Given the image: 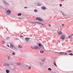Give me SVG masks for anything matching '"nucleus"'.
<instances>
[{"label": "nucleus", "mask_w": 73, "mask_h": 73, "mask_svg": "<svg viewBox=\"0 0 73 73\" xmlns=\"http://www.w3.org/2000/svg\"><path fill=\"white\" fill-rule=\"evenodd\" d=\"M10 50L11 51H13L16 50V49H17V48L16 46H13V44L11 43H10Z\"/></svg>", "instance_id": "obj_1"}, {"label": "nucleus", "mask_w": 73, "mask_h": 73, "mask_svg": "<svg viewBox=\"0 0 73 73\" xmlns=\"http://www.w3.org/2000/svg\"><path fill=\"white\" fill-rule=\"evenodd\" d=\"M31 48H32V49H36V50H42V49L40 48L38 46L35 45V46H31Z\"/></svg>", "instance_id": "obj_2"}, {"label": "nucleus", "mask_w": 73, "mask_h": 73, "mask_svg": "<svg viewBox=\"0 0 73 73\" xmlns=\"http://www.w3.org/2000/svg\"><path fill=\"white\" fill-rule=\"evenodd\" d=\"M29 23H31V24H34V23H37V24H41V25H42L43 26H46L45 25H44L42 24L41 22H31V21H29Z\"/></svg>", "instance_id": "obj_3"}, {"label": "nucleus", "mask_w": 73, "mask_h": 73, "mask_svg": "<svg viewBox=\"0 0 73 73\" xmlns=\"http://www.w3.org/2000/svg\"><path fill=\"white\" fill-rule=\"evenodd\" d=\"M65 38V35H63L61 36L60 38V40H64Z\"/></svg>", "instance_id": "obj_4"}, {"label": "nucleus", "mask_w": 73, "mask_h": 73, "mask_svg": "<svg viewBox=\"0 0 73 73\" xmlns=\"http://www.w3.org/2000/svg\"><path fill=\"white\" fill-rule=\"evenodd\" d=\"M13 64V63L12 62H10L9 63H6L5 64V66H11Z\"/></svg>", "instance_id": "obj_5"}, {"label": "nucleus", "mask_w": 73, "mask_h": 73, "mask_svg": "<svg viewBox=\"0 0 73 73\" xmlns=\"http://www.w3.org/2000/svg\"><path fill=\"white\" fill-rule=\"evenodd\" d=\"M38 47L40 49H41V48H42V47L43 46V48L45 50V48H46V47H44V46H43V45L42 44H41L39 43L38 44Z\"/></svg>", "instance_id": "obj_6"}, {"label": "nucleus", "mask_w": 73, "mask_h": 73, "mask_svg": "<svg viewBox=\"0 0 73 73\" xmlns=\"http://www.w3.org/2000/svg\"><path fill=\"white\" fill-rule=\"evenodd\" d=\"M36 20H38L40 21H43V19L37 17L36 19Z\"/></svg>", "instance_id": "obj_7"}, {"label": "nucleus", "mask_w": 73, "mask_h": 73, "mask_svg": "<svg viewBox=\"0 0 73 73\" xmlns=\"http://www.w3.org/2000/svg\"><path fill=\"white\" fill-rule=\"evenodd\" d=\"M3 3H4L5 5H9V4L8 3L5 1L4 0L3 1Z\"/></svg>", "instance_id": "obj_8"}, {"label": "nucleus", "mask_w": 73, "mask_h": 73, "mask_svg": "<svg viewBox=\"0 0 73 73\" xmlns=\"http://www.w3.org/2000/svg\"><path fill=\"white\" fill-rule=\"evenodd\" d=\"M11 13V11L8 10H7L6 12V14L7 15H9V14H10Z\"/></svg>", "instance_id": "obj_9"}, {"label": "nucleus", "mask_w": 73, "mask_h": 73, "mask_svg": "<svg viewBox=\"0 0 73 73\" xmlns=\"http://www.w3.org/2000/svg\"><path fill=\"white\" fill-rule=\"evenodd\" d=\"M58 35H61L62 33V32L61 30H60L58 32Z\"/></svg>", "instance_id": "obj_10"}, {"label": "nucleus", "mask_w": 73, "mask_h": 73, "mask_svg": "<svg viewBox=\"0 0 73 73\" xmlns=\"http://www.w3.org/2000/svg\"><path fill=\"white\" fill-rule=\"evenodd\" d=\"M21 66H22L23 68H25L27 66V65L25 64H22V65H21Z\"/></svg>", "instance_id": "obj_11"}, {"label": "nucleus", "mask_w": 73, "mask_h": 73, "mask_svg": "<svg viewBox=\"0 0 73 73\" xmlns=\"http://www.w3.org/2000/svg\"><path fill=\"white\" fill-rule=\"evenodd\" d=\"M42 9L44 10H45V9H46V7L44 6H43L42 7Z\"/></svg>", "instance_id": "obj_12"}, {"label": "nucleus", "mask_w": 73, "mask_h": 73, "mask_svg": "<svg viewBox=\"0 0 73 73\" xmlns=\"http://www.w3.org/2000/svg\"><path fill=\"white\" fill-rule=\"evenodd\" d=\"M40 50V53H41L42 54V53H44V51L42 50Z\"/></svg>", "instance_id": "obj_13"}, {"label": "nucleus", "mask_w": 73, "mask_h": 73, "mask_svg": "<svg viewBox=\"0 0 73 73\" xmlns=\"http://www.w3.org/2000/svg\"><path fill=\"white\" fill-rule=\"evenodd\" d=\"M30 39V38H25V40H26V41H29V40Z\"/></svg>", "instance_id": "obj_14"}, {"label": "nucleus", "mask_w": 73, "mask_h": 73, "mask_svg": "<svg viewBox=\"0 0 73 73\" xmlns=\"http://www.w3.org/2000/svg\"><path fill=\"white\" fill-rule=\"evenodd\" d=\"M16 64L17 65H20L21 64L20 63V62H17L16 63Z\"/></svg>", "instance_id": "obj_15"}, {"label": "nucleus", "mask_w": 73, "mask_h": 73, "mask_svg": "<svg viewBox=\"0 0 73 73\" xmlns=\"http://www.w3.org/2000/svg\"><path fill=\"white\" fill-rule=\"evenodd\" d=\"M6 72L7 73H9V72H10V71L9 70H6Z\"/></svg>", "instance_id": "obj_16"}, {"label": "nucleus", "mask_w": 73, "mask_h": 73, "mask_svg": "<svg viewBox=\"0 0 73 73\" xmlns=\"http://www.w3.org/2000/svg\"><path fill=\"white\" fill-rule=\"evenodd\" d=\"M73 34H72L71 35H70L68 36V38H72V36H73Z\"/></svg>", "instance_id": "obj_17"}, {"label": "nucleus", "mask_w": 73, "mask_h": 73, "mask_svg": "<svg viewBox=\"0 0 73 73\" xmlns=\"http://www.w3.org/2000/svg\"><path fill=\"white\" fill-rule=\"evenodd\" d=\"M5 64L6 63H5V62H2L1 63V64H2V65H4V66H5Z\"/></svg>", "instance_id": "obj_18"}, {"label": "nucleus", "mask_w": 73, "mask_h": 73, "mask_svg": "<svg viewBox=\"0 0 73 73\" xmlns=\"http://www.w3.org/2000/svg\"><path fill=\"white\" fill-rule=\"evenodd\" d=\"M21 15H22V14H21V13H19L18 14V16H21Z\"/></svg>", "instance_id": "obj_19"}, {"label": "nucleus", "mask_w": 73, "mask_h": 73, "mask_svg": "<svg viewBox=\"0 0 73 73\" xmlns=\"http://www.w3.org/2000/svg\"><path fill=\"white\" fill-rule=\"evenodd\" d=\"M53 64L54 65L57 66V65H56V62H55V61H54L53 62Z\"/></svg>", "instance_id": "obj_20"}, {"label": "nucleus", "mask_w": 73, "mask_h": 73, "mask_svg": "<svg viewBox=\"0 0 73 73\" xmlns=\"http://www.w3.org/2000/svg\"><path fill=\"white\" fill-rule=\"evenodd\" d=\"M5 43V42L4 40H3L2 42V44H4Z\"/></svg>", "instance_id": "obj_21"}, {"label": "nucleus", "mask_w": 73, "mask_h": 73, "mask_svg": "<svg viewBox=\"0 0 73 73\" xmlns=\"http://www.w3.org/2000/svg\"><path fill=\"white\" fill-rule=\"evenodd\" d=\"M19 48H22V46L21 45H19Z\"/></svg>", "instance_id": "obj_22"}, {"label": "nucleus", "mask_w": 73, "mask_h": 73, "mask_svg": "<svg viewBox=\"0 0 73 73\" xmlns=\"http://www.w3.org/2000/svg\"><path fill=\"white\" fill-rule=\"evenodd\" d=\"M37 5H38V6H41V3H39Z\"/></svg>", "instance_id": "obj_23"}, {"label": "nucleus", "mask_w": 73, "mask_h": 73, "mask_svg": "<svg viewBox=\"0 0 73 73\" xmlns=\"http://www.w3.org/2000/svg\"><path fill=\"white\" fill-rule=\"evenodd\" d=\"M9 38H10V37H6V39L7 40H9Z\"/></svg>", "instance_id": "obj_24"}, {"label": "nucleus", "mask_w": 73, "mask_h": 73, "mask_svg": "<svg viewBox=\"0 0 73 73\" xmlns=\"http://www.w3.org/2000/svg\"><path fill=\"white\" fill-rule=\"evenodd\" d=\"M59 53L60 54H64V52H59Z\"/></svg>", "instance_id": "obj_25"}, {"label": "nucleus", "mask_w": 73, "mask_h": 73, "mask_svg": "<svg viewBox=\"0 0 73 73\" xmlns=\"http://www.w3.org/2000/svg\"><path fill=\"white\" fill-rule=\"evenodd\" d=\"M37 66H41V65L40 64V63H39L37 65Z\"/></svg>", "instance_id": "obj_26"}, {"label": "nucleus", "mask_w": 73, "mask_h": 73, "mask_svg": "<svg viewBox=\"0 0 73 73\" xmlns=\"http://www.w3.org/2000/svg\"><path fill=\"white\" fill-rule=\"evenodd\" d=\"M40 66H42V65H43V64H44L43 63H42L41 62H40Z\"/></svg>", "instance_id": "obj_27"}, {"label": "nucleus", "mask_w": 73, "mask_h": 73, "mask_svg": "<svg viewBox=\"0 0 73 73\" xmlns=\"http://www.w3.org/2000/svg\"><path fill=\"white\" fill-rule=\"evenodd\" d=\"M37 9H35L34 10V12H37Z\"/></svg>", "instance_id": "obj_28"}, {"label": "nucleus", "mask_w": 73, "mask_h": 73, "mask_svg": "<svg viewBox=\"0 0 73 73\" xmlns=\"http://www.w3.org/2000/svg\"><path fill=\"white\" fill-rule=\"evenodd\" d=\"M48 69L49 70H50V71H51V70H52V69H51L50 68H48Z\"/></svg>", "instance_id": "obj_29"}, {"label": "nucleus", "mask_w": 73, "mask_h": 73, "mask_svg": "<svg viewBox=\"0 0 73 73\" xmlns=\"http://www.w3.org/2000/svg\"><path fill=\"white\" fill-rule=\"evenodd\" d=\"M20 37L21 38H22V39H23V37L22 36L20 35Z\"/></svg>", "instance_id": "obj_30"}, {"label": "nucleus", "mask_w": 73, "mask_h": 73, "mask_svg": "<svg viewBox=\"0 0 73 73\" xmlns=\"http://www.w3.org/2000/svg\"><path fill=\"white\" fill-rule=\"evenodd\" d=\"M61 13L63 16H65V14L64 13V12H62Z\"/></svg>", "instance_id": "obj_31"}, {"label": "nucleus", "mask_w": 73, "mask_h": 73, "mask_svg": "<svg viewBox=\"0 0 73 73\" xmlns=\"http://www.w3.org/2000/svg\"><path fill=\"white\" fill-rule=\"evenodd\" d=\"M12 54L13 56L15 55V52H13L12 53Z\"/></svg>", "instance_id": "obj_32"}, {"label": "nucleus", "mask_w": 73, "mask_h": 73, "mask_svg": "<svg viewBox=\"0 0 73 73\" xmlns=\"http://www.w3.org/2000/svg\"><path fill=\"white\" fill-rule=\"evenodd\" d=\"M62 26H63V27H65V25L64 24H62Z\"/></svg>", "instance_id": "obj_33"}, {"label": "nucleus", "mask_w": 73, "mask_h": 73, "mask_svg": "<svg viewBox=\"0 0 73 73\" xmlns=\"http://www.w3.org/2000/svg\"><path fill=\"white\" fill-rule=\"evenodd\" d=\"M28 69H31V66H29L28 68Z\"/></svg>", "instance_id": "obj_34"}, {"label": "nucleus", "mask_w": 73, "mask_h": 73, "mask_svg": "<svg viewBox=\"0 0 73 73\" xmlns=\"http://www.w3.org/2000/svg\"><path fill=\"white\" fill-rule=\"evenodd\" d=\"M45 59H43V60H42V61L43 62H44V61H45Z\"/></svg>", "instance_id": "obj_35"}, {"label": "nucleus", "mask_w": 73, "mask_h": 73, "mask_svg": "<svg viewBox=\"0 0 73 73\" xmlns=\"http://www.w3.org/2000/svg\"><path fill=\"white\" fill-rule=\"evenodd\" d=\"M71 52H72V51L71 50H69L68 51V52H69L70 53Z\"/></svg>", "instance_id": "obj_36"}, {"label": "nucleus", "mask_w": 73, "mask_h": 73, "mask_svg": "<svg viewBox=\"0 0 73 73\" xmlns=\"http://www.w3.org/2000/svg\"><path fill=\"white\" fill-rule=\"evenodd\" d=\"M19 19H24L23 18H18Z\"/></svg>", "instance_id": "obj_37"}, {"label": "nucleus", "mask_w": 73, "mask_h": 73, "mask_svg": "<svg viewBox=\"0 0 73 73\" xmlns=\"http://www.w3.org/2000/svg\"><path fill=\"white\" fill-rule=\"evenodd\" d=\"M59 6H60V7H62V4H60L59 5Z\"/></svg>", "instance_id": "obj_38"}, {"label": "nucleus", "mask_w": 73, "mask_h": 73, "mask_svg": "<svg viewBox=\"0 0 73 73\" xmlns=\"http://www.w3.org/2000/svg\"><path fill=\"white\" fill-rule=\"evenodd\" d=\"M69 54L70 55H71V56L73 55V54H72V53L70 54Z\"/></svg>", "instance_id": "obj_39"}, {"label": "nucleus", "mask_w": 73, "mask_h": 73, "mask_svg": "<svg viewBox=\"0 0 73 73\" xmlns=\"http://www.w3.org/2000/svg\"><path fill=\"white\" fill-rule=\"evenodd\" d=\"M8 60L10 59V56H8Z\"/></svg>", "instance_id": "obj_40"}, {"label": "nucleus", "mask_w": 73, "mask_h": 73, "mask_svg": "<svg viewBox=\"0 0 73 73\" xmlns=\"http://www.w3.org/2000/svg\"><path fill=\"white\" fill-rule=\"evenodd\" d=\"M7 46H8V47H10L9 45H7Z\"/></svg>", "instance_id": "obj_41"}, {"label": "nucleus", "mask_w": 73, "mask_h": 73, "mask_svg": "<svg viewBox=\"0 0 73 73\" xmlns=\"http://www.w3.org/2000/svg\"><path fill=\"white\" fill-rule=\"evenodd\" d=\"M67 54H68L66 53H65L64 54V55H67Z\"/></svg>", "instance_id": "obj_42"}, {"label": "nucleus", "mask_w": 73, "mask_h": 73, "mask_svg": "<svg viewBox=\"0 0 73 73\" xmlns=\"http://www.w3.org/2000/svg\"><path fill=\"white\" fill-rule=\"evenodd\" d=\"M27 7H24V8H25V9H26V8H27Z\"/></svg>", "instance_id": "obj_43"}, {"label": "nucleus", "mask_w": 73, "mask_h": 73, "mask_svg": "<svg viewBox=\"0 0 73 73\" xmlns=\"http://www.w3.org/2000/svg\"><path fill=\"white\" fill-rule=\"evenodd\" d=\"M48 26H49V27H51V25H48Z\"/></svg>", "instance_id": "obj_44"}, {"label": "nucleus", "mask_w": 73, "mask_h": 73, "mask_svg": "<svg viewBox=\"0 0 73 73\" xmlns=\"http://www.w3.org/2000/svg\"><path fill=\"white\" fill-rule=\"evenodd\" d=\"M61 1H65V0H61Z\"/></svg>", "instance_id": "obj_45"}, {"label": "nucleus", "mask_w": 73, "mask_h": 73, "mask_svg": "<svg viewBox=\"0 0 73 73\" xmlns=\"http://www.w3.org/2000/svg\"><path fill=\"white\" fill-rule=\"evenodd\" d=\"M9 56H11V55L10 54H9Z\"/></svg>", "instance_id": "obj_46"}]
</instances>
